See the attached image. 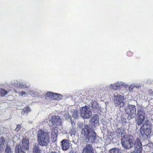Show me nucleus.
<instances>
[{
  "mask_svg": "<svg viewBox=\"0 0 153 153\" xmlns=\"http://www.w3.org/2000/svg\"><path fill=\"white\" fill-rule=\"evenodd\" d=\"M26 94V93L25 91H22L21 92V95L22 96H23L24 95H25Z\"/></svg>",
  "mask_w": 153,
  "mask_h": 153,
  "instance_id": "31",
  "label": "nucleus"
},
{
  "mask_svg": "<svg viewBox=\"0 0 153 153\" xmlns=\"http://www.w3.org/2000/svg\"><path fill=\"white\" fill-rule=\"evenodd\" d=\"M120 149L118 148H114L109 150V153H120Z\"/></svg>",
  "mask_w": 153,
  "mask_h": 153,
  "instance_id": "24",
  "label": "nucleus"
},
{
  "mask_svg": "<svg viewBox=\"0 0 153 153\" xmlns=\"http://www.w3.org/2000/svg\"><path fill=\"white\" fill-rule=\"evenodd\" d=\"M37 142L39 145L46 146L50 143V132L39 129L37 131Z\"/></svg>",
  "mask_w": 153,
  "mask_h": 153,
  "instance_id": "1",
  "label": "nucleus"
},
{
  "mask_svg": "<svg viewBox=\"0 0 153 153\" xmlns=\"http://www.w3.org/2000/svg\"><path fill=\"white\" fill-rule=\"evenodd\" d=\"M134 86L137 88H139L140 87V85H136V86H135V85H134Z\"/></svg>",
  "mask_w": 153,
  "mask_h": 153,
  "instance_id": "34",
  "label": "nucleus"
},
{
  "mask_svg": "<svg viewBox=\"0 0 153 153\" xmlns=\"http://www.w3.org/2000/svg\"><path fill=\"white\" fill-rule=\"evenodd\" d=\"M12 151L11 150V147L8 145H7L6 146L5 149L4 150L5 153H12Z\"/></svg>",
  "mask_w": 153,
  "mask_h": 153,
  "instance_id": "27",
  "label": "nucleus"
},
{
  "mask_svg": "<svg viewBox=\"0 0 153 153\" xmlns=\"http://www.w3.org/2000/svg\"><path fill=\"white\" fill-rule=\"evenodd\" d=\"M121 143L125 149H129L131 147L132 145V140L130 138L129 136H126L121 138Z\"/></svg>",
  "mask_w": 153,
  "mask_h": 153,
  "instance_id": "5",
  "label": "nucleus"
},
{
  "mask_svg": "<svg viewBox=\"0 0 153 153\" xmlns=\"http://www.w3.org/2000/svg\"><path fill=\"white\" fill-rule=\"evenodd\" d=\"M152 153H153V152H152Z\"/></svg>",
  "mask_w": 153,
  "mask_h": 153,
  "instance_id": "37",
  "label": "nucleus"
},
{
  "mask_svg": "<svg viewBox=\"0 0 153 153\" xmlns=\"http://www.w3.org/2000/svg\"><path fill=\"white\" fill-rule=\"evenodd\" d=\"M14 91L15 93H17V91L16 90L14 89Z\"/></svg>",
  "mask_w": 153,
  "mask_h": 153,
  "instance_id": "36",
  "label": "nucleus"
},
{
  "mask_svg": "<svg viewBox=\"0 0 153 153\" xmlns=\"http://www.w3.org/2000/svg\"><path fill=\"white\" fill-rule=\"evenodd\" d=\"M6 140L3 137L0 138V148H2L4 146L6 143Z\"/></svg>",
  "mask_w": 153,
  "mask_h": 153,
  "instance_id": "22",
  "label": "nucleus"
},
{
  "mask_svg": "<svg viewBox=\"0 0 153 153\" xmlns=\"http://www.w3.org/2000/svg\"><path fill=\"white\" fill-rule=\"evenodd\" d=\"M49 153H57L56 152L54 151H51Z\"/></svg>",
  "mask_w": 153,
  "mask_h": 153,
  "instance_id": "35",
  "label": "nucleus"
},
{
  "mask_svg": "<svg viewBox=\"0 0 153 153\" xmlns=\"http://www.w3.org/2000/svg\"><path fill=\"white\" fill-rule=\"evenodd\" d=\"M76 131V129L74 128H73L70 130V133H71V135H74Z\"/></svg>",
  "mask_w": 153,
  "mask_h": 153,
  "instance_id": "28",
  "label": "nucleus"
},
{
  "mask_svg": "<svg viewBox=\"0 0 153 153\" xmlns=\"http://www.w3.org/2000/svg\"><path fill=\"white\" fill-rule=\"evenodd\" d=\"M49 121L50 123H51L52 127H56L62 124L60 117L58 116H52L49 118Z\"/></svg>",
  "mask_w": 153,
  "mask_h": 153,
  "instance_id": "8",
  "label": "nucleus"
},
{
  "mask_svg": "<svg viewBox=\"0 0 153 153\" xmlns=\"http://www.w3.org/2000/svg\"><path fill=\"white\" fill-rule=\"evenodd\" d=\"M122 86L119 82H117L113 84H111L109 85V88L111 89L116 90L118 88H120Z\"/></svg>",
  "mask_w": 153,
  "mask_h": 153,
  "instance_id": "18",
  "label": "nucleus"
},
{
  "mask_svg": "<svg viewBox=\"0 0 153 153\" xmlns=\"http://www.w3.org/2000/svg\"><path fill=\"white\" fill-rule=\"evenodd\" d=\"M150 94L151 96H153V91L151 90L149 91Z\"/></svg>",
  "mask_w": 153,
  "mask_h": 153,
  "instance_id": "32",
  "label": "nucleus"
},
{
  "mask_svg": "<svg viewBox=\"0 0 153 153\" xmlns=\"http://www.w3.org/2000/svg\"><path fill=\"white\" fill-rule=\"evenodd\" d=\"M123 99V97L120 95L115 96L114 100L115 105L120 107L123 106L124 105Z\"/></svg>",
  "mask_w": 153,
  "mask_h": 153,
  "instance_id": "9",
  "label": "nucleus"
},
{
  "mask_svg": "<svg viewBox=\"0 0 153 153\" xmlns=\"http://www.w3.org/2000/svg\"><path fill=\"white\" fill-rule=\"evenodd\" d=\"M133 53L131 51H128L126 53V55L130 57L132 56Z\"/></svg>",
  "mask_w": 153,
  "mask_h": 153,
  "instance_id": "29",
  "label": "nucleus"
},
{
  "mask_svg": "<svg viewBox=\"0 0 153 153\" xmlns=\"http://www.w3.org/2000/svg\"><path fill=\"white\" fill-rule=\"evenodd\" d=\"M9 91H7L4 89L0 88V96L1 97L4 96L6 95L7 93H8V92H9Z\"/></svg>",
  "mask_w": 153,
  "mask_h": 153,
  "instance_id": "25",
  "label": "nucleus"
},
{
  "mask_svg": "<svg viewBox=\"0 0 153 153\" xmlns=\"http://www.w3.org/2000/svg\"><path fill=\"white\" fill-rule=\"evenodd\" d=\"M137 117L136 120L137 124L141 126L144 122L145 118V114L144 111L141 108L137 111Z\"/></svg>",
  "mask_w": 153,
  "mask_h": 153,
  "instance_id": "6",
  "label": "nucleus"
},
{
  "mask_svg": "<svg viewBox=\"0 0 153 153\" xmlns=\"http://www.w3.org/2000/svg\"><path fill=\"white\" fill-rule=\"evenodd\" d=\"M97 116H98L97 114H96L94 116L92 117L91 118V120L92 122L94 123H97L99 122Z\"/></svg>",
  "mask_w": 153,
  "mask_h": 153,
  "instance_id": "23",
  "label": "nucleus"
},
{
  "mask_svg": "<svg viewBox=\"0 0 153 153\" xmlns=\"http://www.w3.org/2000/svg\"><path fill=\"white\" fill-rule=\"evenodd\" d=\"M116 132L118 135L119 136H120L121 138L126 136L125 135V130L124 128L122 127L117 128Z\"/></svg>",
  "mask_w": 153,
  "mask_h": 153,
  "instance_id": "16",
  "label": "nucleus"
},
{
  "mask_svg": "<svg viewBox=\"0 0 153 153\" xmlns=\"http://www.w3.org/2000/svg\"><path fill=\"white\" fill-rule=\"evenodd\" d=\"M61 148L63 150H66L69 148V142L66 139H64L61 141Z\"/></svg>",
  "mask_w": 153,
  "mask_h": 153,
  "instance_id": "15",
  "label": "nucleus"
},
{
  "mask_svg": "<svg viewBox=\"0 0 153 153\" xmlns=\"http://www.w3.org/2000/svg\"><path fill=\"white\" fill-rule=\"evenodd\" d=\"M80 111L81 115L84 119L89 118L92 115L91 111L88 106L85 105L82 107Z\"/></svg>",
  "mask_w": 153,
  "mask_h": 153,
  "instance_id": "7",
  "label": "nucleus"
},
{
  "mask_svg": "<svg viewBox=\"0 0 153 153\" xmlns=\"http://www.w3.org/2000/svg\"><path fill=\"white\" fill-rule=\"evenodd\" d=\"M15 151L16 153H25V150L21 149L20 145L17 144L16 146Z\"/></svg>",
  "mask_w": 153,
  "mask_h": 153,
  "instance_id": "20",
  "label": "nucleus"
},
{
  "mask_svg": "<svg viewBox=\"0 0 153 153\" xmlns=\"http://www.w3.org/2000/svg\"><path fill=\"white\" fill-rule=\"evenodd\" d=\"M31 111V110L29 107L27 106L26 107H25L23 109V114H27L28 113Z\"/></svg>",
  "mask_w": 153,
  "mask_h": 153,
  "instance_id": "26",
  "label": "nucleus"
},
{
  "mask_svg": "<svg viewBox=\"0 0 153 153\" xmlns=\"http://www.w3.org/2000/svg\"><path fill=\"white\" fill-rule=\"evenodd\" d=\"M71 113L74 119H77L79 117V113L77 109H72L71 111Z\"/></svg>",
  "mask_w": 153,
  "mask_h": 153,
  "instance_id": "19",
  "label": "nucleus"
},
{
  "mask_svg": "<svg viewBox=\"0 0 153 153\" xmlns=\"http://www.w3.org/2000/svg\"><path fill=\"white\" fill-rule=\"evenodd\" d=\"M38 144L33 145L32 148V153H42V151Z\"/></svg>",
  "mask_w": 153,
  "mask_h": 153,
  "instance_id": "17",
  "label": "nucleus"
},
{
  "mask_svg": "<svg viewBox=\"0 0 153 153\" xmlns=\"http://www.w3.org/2000/svg\"><path fill=\"white\" fill-rule=\"evenodd\" d=\"M53 127V128L51 130V134L55 137H56L58 134L57 128V126Z\"/></svg>",
  "mask_w": 153,
  "mask_h": 153,
  "instance_id": "21",
  "label": "nucleus"
},
{
  "mask_svg": "<svg viewBox=\"0 0 153 153\" xmlns=\"http://www.w3.org/2000/svg\"><path fill=\"white\" fill-rule=\"evenodd\" d=\"M152 127L147 123H144L140 128V137L142 140H145L149 137L151 131Z\"/></svg>",
  "mask_w": 153,
  "mask_h": 153,
  "instance_id": "3",
  "label": "nucleus"
},
{
  "mask_svg": "<svg viewBox=\"0 0 153 153\" xmlns=\"http://www.w3.org/2000/svg\"><path fill=\"white\" fill-rule=\"evenodd\" d=\"M136 107L134 105L128 104L126 107L125 111L126 114L128 115V119L133 118L136 116Z\"/></svg>",
  "mask_w": 153,
  "mask_h": 153,
  "instance_id": "4",
  "label": "nucleus"
},
{
  "mask_svg": "<svg viewBox=\"0 0 153 153\" xmlns=\"http://www.w3.org/2000/svg\"><path fill=\"white\" fill-rule=\"evenodd\" d=\"M21 128V125L20 124H18L17 126V127L16 129V131H19Z\"/></svg>",
  "mask_w": 153,
  "mask_h": 153,
  "instance_id": "30",
  "label": "nucleus"
},
{
  "mask_svg": "<svg viewBox=\"0 0 153 153\" xmlns=\"http://www.w3.org/2000/svg\"><path fill=\"white\" fill-rule=\"evenodd\" d=\"M91 107H92L94 113L98 114L99 113V110L100 108L99 105L97 102L94 100H92L91 102Z\"/></svg>",
  "mask_w": 153,
  "mask_h": 153,
  "instance_id": "13",
  "label": "nucleus"
},
{
  "mask_svg": "<svg viewBox=\"0 0 153 153\" xmlns=\"http://www.w3.org/2000/svg\"><path fill=\"white\" fill-rule=\"evenodd\" d=\"M142 143L139 138H137L134 143V151L136 152L137 153H142Z\"/></svg>",
  "mask_w": 153,
  "mask_h": 153,
  "instance_id": "11",
  "label": "nucleus"
},
{
  "mask_svg": "<svg viewBox=\"0 0 153 153\" xmlns=\"http://www.w3.org/2000/svg\"><path fill=\"white\" fill-rule=\"evenodd\" d=\"M81 134L83 135L88 141L94 143L97 139V134L94 130L90 128V126L87 124L85 125L81 131Z\"/></svg>",
  "mask_w": 153,
  "mask_h": 153,
  "instance_id": "2",
  "label": "nucleus"
},
{
  "mask_svg": "<svg viewBox=\"0 0 153 153\" xmlns=\"http://www.w3.org/2000/svg\"><path fill=\"white\" fill-rule=\"evenodd\" d=\"M82 153H94L92 145L90 144H86L84 148Z\"/></svg>",
  "mask_w": 153,
  "mask_h": 153,
  "instance_id": "14",
  "label": "nucleus"
},
{
  "mask_svg": "<svg viewBox=\"0 0 153 153\" xmlns=\"http://www.w3.org/2000/svg\"><path fill=\"white\" fill-rule=\"evenodd\" d=\"M45 96L50 98H52L53 100H59L62 97V95L53 93L51 91L47 92L45 94Z\"/></svg>",
  "mask_w": 153,
  "mask_h": 153,
  "instance_id": "10",
  "label": "nucleus"
},
{
  "mask_svg": "<svg viewBox=\"0 0 153 153\" xmlns=\"http://www.w3.org/2000/svg\"><path fill=\"white\" fill-rule=\"evenodd\" d=\"M29 140L26 137H24L22 140V144L21 146H20L21 149L27 151L29 149Z\"/></svg>",
  "mask_w": 153,
  "mask_h": 153,
  "instance_id": "12",
  "label": "nucleus"
},
{
  "mask_svg": "<svg viewBox=\"0 0 153 153\" xmlns=\"http://www.w3.org/2000/svg\"><path fill=\"white\" fill-rule=\"evenodd\" d=\"M71 124H72V126L74 125L75 124V123L73 121H72L71 120Z\"/></svg>",
  "mask_w": 153,
  "mask_h": 153,
  "instance_id": "33",
  "label": "nucleus"
}]
</instances>
